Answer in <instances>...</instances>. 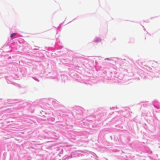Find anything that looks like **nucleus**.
<instances>
[{
  "label": "nucleus",
  "mask_w": 160,
  "mask_h": 160,
  "mask_svg": "<svg viewBox=\"0 0 160 160\" xmlns=\"http://www.w3.org/2000/svg\"><path fill=\"white\" fill-rule=\"evenodd\" d=\"M101 41V40L99 38H96L94 40V42H99Z\"/></svg>",
  "instance_id": "nucleus-1"
},
{
  "label": "nucleus",
  "mask_w": 160,
  "mask_h": 160,
  "mask_svg": "<svg viewBox=\"0 0 160 160\" xmlns=\"http://www.w3.org/2000/svg\"><path fill=\"white\" fill-rule=\"evenodd\" d=\"M16 34V33H12V34H11V36H10V37L12 39L13 38V37Z\"/></svg>",
  "instance_id": "nucleus-2"
}]
</instances>
